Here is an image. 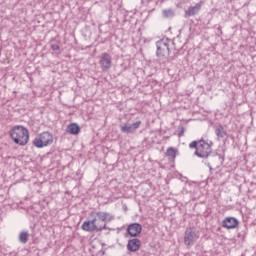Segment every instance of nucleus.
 Listing matches in <instances>:
<instances>
[{"mask_svg": "<svg viewBox=\"0 0 256 256\" xmlns=\"http://www.w3.org/2000/svg\"><path fill=\"white\" fill-rule=\"evenodd\" d=\"M171 43L173 42L169 38H164L156 42V55L159 59H167V57H169L171 53V49L169 48L171 47Z\"/></svg>", "mask_w": 256, "mask_h": 256, "instance_id": "20e7f679", "label": "nucleus"}, {"mask_svg": "<svg viewBox=\"0 0 256 256\" xmlns=\"http://www.w3.org/2000/svg\"><path fill=\"white\" fill-rule=\"evenodd\" d=\"M90 220H86L82 224L83 231H87L88 233H93V231H103L107 229V223H111L113 221V215L108 212H91Z\"/></svg>", "mask_w": 256, "mask_h": 256, "instance_id": "f257e3e1", "label": "nucleus"}, {"mask_svg": "<svg viewBox=\"0 0 256 256\" xmlns=\"http://www.w3.org/2000/svg\"><path fill=\"white\" fill-rule=\"evenodd\" d=\"M32 145L37 147V149H43V147L53 145V134L51 132H42L34 138Z\"/></svg>", "mask_w": 256, "mask_h": 256, "instance_id": "39448f33", "label": "nucleus"}, {"mask_svg": "<svg viewBox=\"0 0 256 256\" xmlns=\"http://www.w3.org/2000/svg\"><path fill=\"white\" fill-rule=\"evenodd\" d=\"M201 7H203V2H198L194 6L188 7V9L185 10V15H187V17H193L201 11Z\"/></svg>", "mask_w": 256, "mask_h": 256, "instance_id": "ddd939ff", "label": "nucleus"}, {"mask_svg": "<svg viewBox=\"0 0 256 256\" xmlns=\"http://www.w3.org/2000/svg\"><path fill=\"white\" fill-rule=\"evenodd\" d=\"M127 249L130 251V253H137V251L141 249V240L137 238L128 240Z\"/></svg>", "mask_w": 256, "mask_h": 256, "instance_id": "9b49d317", "label": "nucleus"}, {"mask_svg": "<svg viewBox=\"0 0 256 256\" xmlns=\"http://www.w3.org/2000/svg\"><path fill=\"white\" fill-rule=\"evenodd\" d=\"M10 138L16 145L25 147L29 143V129L22 125H16L9 131Z\"/></svg>", "mask_w": 256, "mask_h": 256, "instance_id": "7ed1b4c3", "label": "nucleus"}, {"mask_svg": "<svg viewBox=\"0 0 256 256\" xmlns=\"http://www.w3.org/2000/svg\"><path fill=\"white\" fill-rule=\"evenodd\" d=\"M199 239V236H197V232H195V228H187L184 235V243L189 247L190 245H193L195 241Z\"/></svg>", "mask_w": 256, "mask_h": 256, "instance_id": "0eeeda50", "label": "nucleus"}, {"mask_svg": "<svg viewBox=\"0 0 256 256\" xmlns=\"http://www.w3.org/2000/svg\"><path fill=\"white\" fill-rule=\"evenodd\" d=\"M165 155L170 161H175V158L179 155V150L175 147H169L167 148Z\"/></svg>", "mask_w": 256, "mask_h": 256, "instance_id": "2eb2a0df", "label": "nucleus"}, {"mask_svg": "<svg viewBox=\"0 0 256 256\" xmlns=\"http://www.w3.org/2000/svg\"><path fill=\"white\" fill-rule=\"evenodd\" d=\"M126 231L131 237H139V235H141V231H143V227L139 223H132L128 225Z\"/></svg>", "mask_w": 256, "mask_h": 256, "instance_id": "1a4fd4ad", "label": "nucleus"}, {"mask_svg": "<svg viewBox=\"0 0 256 256\" xmlns=\"http://www.w3.org/2000/svg\"><path fill=\"white\" fill-rule=\"evenodd\" d=\"M99 65L102 71H109L111 69V65H113V58L111 54L104 52L100 56Z\"/></svg>", "mask_w": 256, "mask_h": 256, "instance_id": "423d86ee", "label": "nucleus"}, {"mask_svg": "<svg viewBox=\"0 0 256 256\" xmlns=\"http://www.w3.org/2000/svg\"><path fill=\"white\" fill-rule=\"evenodd\" d=\"M139 127H141V121L134 122L133 124H122L120 125V131L122 133L131 134L135 133Z\"/></svg>", "mask_w": 256, "mask_h": 256, "instance_id": "6e6552de", "label": "nucleus"}, {"mask_svg": "<svg viewBox=\"0 0 256 256\" xmlns=\"http://www.w3.org/2000/svg\"><path fill=\"white\" fill-rule=\"evenodd\" d=\"M239 225V220L235 217H227L222 221L224 229H235Z\"/></svg>", "mask_w": 256, "mask_h": 256, "instance_id": "f8f14e48", "label": "nucleus"}, {"mask_svg": "<svg viewBox=\"0 0 256 256\" xmlns=\"http://www.w3.org/2000/svg\"><path fill=\"white\" fill-rule=\"evenodd\" d=\"M51 49H52V51H59L60 47L57 44H52Z\"/></svg>", "mask_w": 256, "mask_h": 256, "instance_id": "aec40b11", "label": "nucleus"}, {"mask_svg": "<svg viewBox=\"0 0 256 256\" xmlns=\"http://www.w3.org/2000/svg\"><path fill=\"white\" fill-rule=\"evenodd\" d=\"M183 135H185V127L180 126L178 128V137H183Z\"/></svg>", "mask_w": 256, "mask_h": 256, "instance_id": "6ab92c4d", "label": "nucleus"}, {"mask_svg": "<svg viewBox=\"0 0 256 256\" xmlns=\"http://www.w3.org/2000/svg\"><path fill=\"white\" fill-rule=\"evenodd\" d=\"M225 161V158L223 156H221L220 154H217L216 156H214L213 158V164L216 167H219V165H221L223 162Z\"/></svg>", "mask_w": 256, "mask_h": 256, "instance_id": "dca6fc26", "label": "nucleus"}, {"mask_svg": "<svg viewBox=\"0 0 256 256\" xmlns=\"http://www.w3.org/2000/svg\"><path fill=\"white\" fill-rule=\"evenodd\" d=\"M162 15L165 19H169L171 17H175V11H173V9H166L162 11Z\"/></svg>", "mask_w": 256, "mask_h": 256, "instance_id": "a211bd4d", "label": "nucleus"}, {"mask_svg": "<svg viewBox=\"0 0 256 256\" xmlns=\"http://www.w3.org/2000/svg\"><path fill=\"white\" fill-rule=\"evenodd\" d=\"M214 129L217 141H227V139H229V134H227V130H225L223 125L215 126Z\"/></svg>", "mask_w": 256, "mask_h": 256, "instance_id": "9d476101", "label": "nucleus"}, {"mask_svg": "<svg viewBox=\"0 0 256 256\" xmlns=\"http://www.w3.org/2000/svg\"><path fill=\"white\" fill-rule=\"evenodd\" d=\"M81 132V127L77 125V123H71L66 128V133H69L70 135H79Z\"/></svg>", "mask_w": 256, "mask_h": 256, "instance_id": "4468645a", "label": "nucleus"}, {"mask_svg": "<svg viewBox=\"0 0 256 256\" xmlns=\"http://www.w3.org/2000/svg\"><path fill=\"white\" fill-rule=\"evenodd\" d=\"M19 241L25 245L29 241V232H20Z\"/></svg>", "mask_w": 256, "mask_h": 256, "instance_id": "f3484780", "label": "nucleus"}, {"mask_svg": "<svg viewBox=\"0 0 256 256\" xmlns=\"http://www.w3.org/2000/svg\"><path fill=\"white\" fill-rule=\"evenodd\" d=\"M208 167L211 169V165L208 164Z\"/></svg>", "mask_w": 256, "mask_h": 256, "instance_id": "412c9836", "label": "nucleus"}, {"mask_svg": "<svg viewBox=\"0 0 256 256\" xmlns=\"http://www.w3.org/2000/svg\"><path fill=\"white\" fill-rule=\"evenodd\" d=\"M190 149H196L194 155L200 159H208L213 153V141L211 140H194L189 144Z\"/></svg>", "mask_w": 256, "mask_h": 256, "instance_id": "f03ea898", "label": "nucleus"}]
</instances>
